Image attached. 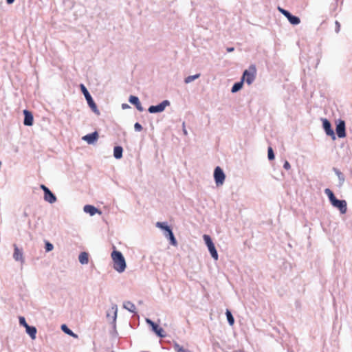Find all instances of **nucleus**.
Wrapping results in <instances>:
<instances>
[{"instance_id": "obj_1", "label": "nucleus", "mask_w": 352, "mask_h": 352, "mask_svg": "<svg viewBox=\"0 0 352 352\" xmlns=\"http://www.w3.org/2000/svg\"><path fill=\"white\" fill-rule=\"evenodd\" d=\"M324 193L329 198L331 204L338 208L341 214H345L347 211V204L345 200L338 199L334 193L329 188L324 189Z\"/></svg>"}, {"instance_id": "obj_2", "label": "nucleus", "mask_w": 352, "mask_h": 352, "mask_svg": "<svg viewBox=\"0 0 352 352\" xmlns=\"http://www.w3.org/2000/svg\"><path fill=\"white\" fill-rule=\"evenodd\" d=\"M111 258L113 262V269L119 273L123 272L126 267V263L122 252L113 250L111 252Z\"/></svg>"}, {"instance_id": "obj_3", "label": "nucleus", "mask_w": 352, "mask_h": 352, "mask_svg": "<svg viewBox=\"0 0 352 352\" xmlns=\"http://www.w3.org/2000/svg\"><path fill=\"white\" fill-rule=\"evenodd\" d=\"M82 93L83 94L89 107L97 115H100V111L98 109L97 105L94 101L91 94L83 84L80 85Z\"/></svg>"}, {"instance_id": "obj_4", "label": "nucleus", "mask_w": 352, "mask_h": 352, "mask_svg": "<svg viewBox=\"0 0 352 352\" xmlns=\"http://www.w3.org/2000/svg\"><path fill=\"white\" fill-rule=\"evenodd\" d=\"M256 67L254 65H250L248 69H245L243 72L241 79L245 81L248 85H251L255 80L256 78Z\"/></svg>"}, {"instance_id": "obj_5", "label": "nucleus", "mask_w": 352, "mask_h": 352, "mask_svg": "<svg viewBox=\"0 0 352 352\" xmlns=\"http://www.w3.org/2000/svg\"><path fill=\"white\" fill-rule=\"evenodd\" d=\"M204 241L206 243V245L208 247V251L210 253L211 256L214 259H218V253L215 248L214 244L213 243L211 237L208 234H204L203 236Z\"/></svg>"}, {"instance_id": "obj_6", "label": "nucleus", "mask_w": 352, "mask_h": 352, "mask_svg": "<svg viewBox=\"0 0 352 352\" xmlns=\"http://www.w3.org/2000/svg\"><path fill=\"white\" fill-rule=\"evenodd\" d=\"M170 104L168 100H163L162 102L157 105H151L148 107V111L150 113H157L163 112L165 108Z\"/></svg>"}, {"instance_id": "obj_7", "label": "nucleus", "mask_w": 352, "mask_h": 352, "mask_svg": "<svg viewBox=\"0 0 352 352\" xmlns=\"http://www.w3.org/2000/svg\"><path fill=\"white\" fill-rule=\"evenodd\" d=\"M226 175L221 168L217 166L214 170V179L217 186L224 183Z\"/></svg>"}, {"instance_id": "obj_8", "label": "nucleus", "mask_w": 352, "mask_h": 352, "mask_svg": "<svg viewBox=\"0 0 352 352\" xmlns=\"http://www.w3.org/2000/svg\"><path fill=\"white\" fill-rule=\"evenodd\" d=\"M336 133L339 138L346 137V124L344 120L339 119L336 121Z\"/></svg>"}, {"instance_id": "obj_9", "label": "nucleus", "mask_w": 352, "mask_h": 352, "mask_svg": "<svg viewBox=\"0 0 352 352\" xmlns=\"http://www.w3.org/2000/svg\"><path fill=\"white\" fill-rule=\"evenodd\" d=\"M322 127L326 134L330 136L333 140H336V134L333 129L331 127V122L327 118H322Z\"/></svg>"}, {"instance_id": "obj_10", "label": "nucleus", "mask_w": 352, "mask_h": 352, "mask_svg": "<svg viewBox=\"0 0 352 352\" xmlns=\"http://www.w3.org/2000/svg\"><path fill=\"white\" fill-rule=\"evenodd\" d=\"M98 133L97 131H94L91 133L87 134L84 135L82 139V140L87 142L89 144H93L96 142L98 139Z\"/></svg>"}, {"instance_id": "obj_11", "label": "nucleus", "mask_w": 352, "mask_h": 352, "mask_svg": "<svg viewBox=\"0 0 352 352\" xmlns=\"http://www.w3.org/2000/svg\"><path fill=\"white\" fill-rule=\"evenodd\" d=\"M23 115H24V120H23V124L25 126H32L34 122V117L32 113L27 110H23Z\"/></svg>"}, {"instance_id": "obj_12", "label": "nucleus", "mask_w": 352, "mask_h": 352, "mask_svg": "<svg viewBox=\"0 0 352 352\" xmlns=\"http://www.w3.org/2000/svg\"><path fill=\"white\" fill-rule=\"evenodd\" d=\"M129 102L135 105L136 109L139 111H144V108L142 107L141 103H140V101L139 100V98L138 96H130L129 98Z\"/></svg>"}, {"instance_id": "obj_13", "label": "nucleus", "mask_w": 352, "mask_h": 352, "mask_svg": "<svg viewBox=\"0 0 352 352\" xmlns=\"http://www.w3.org/2000/svg\"><path fill=\"white\" fill-rule=\"evenodd\" d=\"M152 331L155 332V333L160 338H164L166 336V334L164 333V330L160 327L155 322L153 323L151 326Z\"/></svg>"}, {"instance_id": "obj_14", "label": "nucleus", "mask_w": 352, "mask_h": 352, "mask_svg": "<svg viewBox=\"0 0 352 352\" xmlns=\"http://www.w3.org/2000/svg\"><path fill=\"white\" fill-rule=\"evenodd\" d=\"M44 200L50 204H54L56 201V195L49 189L44 194Z\"/></svg>"}, {"instance_id": "obj_15", "label": "nucleus", "mask_w": 352, "mask_h": 352, "mask_svg": "<svg viewBox=\"0 0 352 352\" xmlns=\"http://www.w3.org/2000/svg\"><path fill=\"white\" fill-rule=\"evenodd\" d=\"M14 251L13 254V258L16 261H21V263L24 262L23 256V252L21 250L19 249V248L14 245Z\"/></svg>"}, {"instance_id": "obj_16", "label": "nucleus", "mask_w": 352, "mask_h": 352, "mask_svg": "<svg viewBox=\"0 0 352 352\" xmlns=\"http://www.w3.org/2000/svg\"><path fill=\"white\" fill-rule=\"evenodd\" d=\"M83 210L86 213H89L91 216H93L96 213H101L97 208L91 205H85Z\"/></svg>"}, {"instance_id": "obj_17", "label": "nucleus", "mask_w": 352, "mask_h": 352, "mask_svg": "<svg viewBox=\"0 0 352 352\" xmlns=\"http://www.w3.org/2000/svg\"><path fill=\"white\" fill-rule=\"evenodd\" d=\"M333 170L338 177L340 186H342L345 181L344 175L337 168H333Z\"/></svg>"}, {"instance_id": "obj_18", "label": "nucleus", "mask_w": 352, "mask_h": 352, "mask_svg": "<svg viewBox=\"0 0 352 352\" xmlns=\"http://www.w3.org/2000/svg\"><path fill=\"white\" fill-rule=\"evenodd\" d=\"M25 330L26 333L30 336V337L32 340H34L36 338L37 330L35 327L29 325L28 327H26Z\"/></svg>"}, {"instance_id": "obj_19", "label": "nucleus", "mask_w": 352, "mask_h": 352, "mask_svg": "<svg viewBox=\"0 0 352 352\" xmlns=\"http://www.w3.org/2000/svg\"><path fill=\"white\" fill-rule=\"evenodd\" d=\"M123 148L120 146H116L113 148V156L116 159L119 160L122 157Z\"/></svg>"}, {"instance_id": "obj_20", "label": "nucleus", "mask_w": 352, "mask_h": 352, "mask_svg": "<svg viewBox=\"0 0 352 352\" xmlns=\"http://www.w3.org/2000/svg\"><path fill=\"white\" fill-rule=\"evenodd\" d=\"M79 262L82 265L87 264L89 262V254L85 252H82L79 254L78 256Z\"/></svg>"}, {"instance_id": "obj_21", "label": "nucleus", "mask_w": 352, "mask_h": 352, "mask_svg": "<svg viewBox=\"0 0 352 352\" xmlns=\"http://www.w3.org/2000/svg\"><path fill=\"white\" fill-rule=\"evenodd\" d=\"M123 307L124 309H127L128 311H129L131 313L135 312V309H136L135 306L133 302H131L130 301H126V302H124Z\"/></svg>"}, {"instance_id": "obj_22", "label": "nucleus", "mask_w": 352, "mask_h": 352, "mask_svg": "<svg viewBox=\"0 0 352 352\" xmlns=\"http://www.w3.org/2000/svg\"><path fill=\"white\" fill-rule=\"evenodd\" d=\"M243 80L241 79V81L235 82L231 89L232 93H236L239 91L243 87Z\"/></svg>"}, {"instance_id": "obj_23", "label": "nucleus", "mask_w": 352, "mask_h": 352, "mask_svg": "<svg viewBox=\"0 0 352 352\" xmlns=\"http://www.w3.org/2000/svg\"><path fill=\"white\" fill-rule=\"evenodd\" d=\"M61 330L66 334L71 336L74 338L78 337V336L76 333H74L70 329H69L66 324L61 325Z\"/></svg>"}, {"instance_id": "obj_24", "label": "nucleus", "mask_w": 352, "mask_h": 352, "mask_svg": "<svg viewBox=\"0 0 352 352\" xmlns=\"http://www.w3.org/2000/svg\"><path fill=\"white\" fill-rule=\"evenodd\" d=\"M226 318H227L228 324L230 326H232L234 323V318L231 311L229 309H226Z\"/></svg>"}, {"instance_id": "obj_25", "label": "nucleus", "mask_w": 352, "mask_h": 352, "mask_svg": "<svg viewBox=\"0 0 352 352\" xmlns=\"http://www.w3.org/2000/svg\"><path fill=\"white\" fill-rule=\"evenodd\" d=\"M166 237L170 241V243L171 245L174 246H176L177 245V240L173 232H168V236H166Z\"/></svg>"}, {"instance_id": "obj_26", "label": "nucleus", "mask_w": 352, "mask_h": 352, "mask_svg": "<svg viewBox=\"0 0 352 352\" xmlns=\"http://www.w3.org/2000/svg\"><path fill=\"white\" fill-rule=\"evenodd\" d=\"M199 76H200V74H195L192 76H189L184 79V82L186 84H188V83L192 82L193 80L199 78Z\"/></svg>"}, {"instance_id": "obj_27", "label": "nucleus", "mask_w": 352, "mask_h": 352, "mask_svg": "<svg viewBox=\"0 0 352 352\" xmlns=\"http://www.w3.org/2000/svg\"><path fill=\"white\" fill-rule=\"evenodd\" d=\"M173 348L176 352H189L188 349H184L183 346L177 343H175Z\"/></svg>"}, {"instance_id": "obj_28", "label": "nucleus", "mask_w": 352, "mask_h": 352, "mask_svg": "<svg viewBox=\"0 0 352 352\" xmlns=\"http://www.w3.org/2000/svg\"><path fill=\"white\" fill-rule=\"evenodd\" d=\"M289 21L292 25H298L300 23V19L298 16L293 15Z\"/></svg>"}, {"instance_id": "obj_29", "label": "nucleus", "mask_w": 352, "mask_h": 352, "mask_svg": "<svg viewBox=\"0 0 352 352\" xmlns=\"http://www.w3.org/2000/svg\"><path fill=\"white\" fill-rule=\"evenodd\" d=\"M267 157L269 160H273L275 158L274 151L271 146L268 147L267 149Z\"/></svg>"}, {"instance_id": "obj_30", "label": "nucleus", "mask_w": 352, "mask_h": 352, "mask_svg": "<svg viewBox=\"0 0 352 352\" xmlns=\"http://www.w3.org/2000/svg\"><path fill=\"white\" fill-rule=\"evenodd\" d=\"M112 310L113 311V326L114 327H116V318H117V312H118V307H117V305H114L113 306H112Z\"/></svg>"}, {"instance_id": "obj_31", "label": "nucleus", "mask_w": 352, "mask_h": 352, "mask_svg": "<svg viewBox=\"0 0 352 352\" xmlns=\"http://www.w3.org/2000/svg\"><path fill=\"white\" fill-rule=\"evenodd\" d=\"M156 227H157V228L162 229L163 231H164L167 228L169 227V226L167 224L166 222H157Z\"/></svg>"}, {"instance_id": "obj_32", "label": "nucleus", "mask_w": 352, "mask_h": 352, "mask_svg": "<svg viewBox=\"0 0 352 352\" xmlns=\"http://www.w3.org/2000/svg\"><path fill=\"white\" fill-rule=\"evenodd\" d=\"M45 249L47 252L52 251L54 249V245L50 242L45 241Z\"/></svg>"}, {"instance_id": "obj_33", "label": "nucleus", "mask_w": 352, "mask_h": 352, "mask_svg": "<svg viewBox=\"0 0 352 352\" xmlns=\"http://www.w3.org/2000/svg\"><path fill=\"white\" fill-rule=\"evenodd\" d=\"M19 324L20 325L24 327L25 328L29 326L28 324L26 322L25 318L23 316L19 317Z\"/></svg>"}, {"instance_id": "obj_34", "label": "nucleus", "mask_w": 352, "mask_h": 352, "mask_svg": "<svg viewBox=\"0 0 352 352\" xmlns=\"http://www.w3.org/2000/svg\"><path fill=\"white\" fill-rule=\"evenodd\" d=\"M142 129V126L139 122L135 123L134 129L135 131H141Z\"/></svg>"}, {"instance_id": "obj_35", "label": "nucleus", "mask_w": 352, "mask_h": 352, "mask_svg": "<svg viewBox=\"0 0 352 352\" xmlns=\"http://www.w3.org/2000/svg\"><path fill=\"white\" fill-rule=\"evenodd\" d=\"M283 168L286 170H289L291 168V165L288 161L285 160L283 164Z\"/></svg>"}, {"instance_id": "obj_36", "label": "nucleus", "mask_w": 352, "mask_h": 352, "mask_svg": "<svg viewBox=\"0 0 352 352\" xmlns=\"http://www.w3.org/2000/svg\"><path fill=\"white\" fill-rule=\"evenodd\" d=\"M335 23H336L335 31L336 33H338L340 32V23L338 21H336Z\"/></svg>"}, {"instance_id": "obj_37", "label": "nucleus", "mask_w": 352, "mask_h": 352, "mask_svg": "<svg viewBox=\"0 0 352 352\" xmlns=\"http://www.w3.org/2000/svg\"><path fill=\"white\" fill-rule=\"evenodd\" d=\"M278 10L285 16L289 13L288 10H286L283 8H278Z\"/></svg>"}, {"instance_id": "obj_38", "label": "nucleus", "mask_w": 352, "mask_h": 352, "mask_svg": "<svg viewBox=\"0 0 352 352\" xmlns=\"http://www.w3.org/2000/svg\"><path fill=\"white\" fill-rule=\"evenodd\" d=\"M173 232L172 229L170 228V227L169 226L168 228H167L164 231V235L166 236H168V232Z\"/></svg>"}, {"instance_id": "obj_39", "label": "nucleus", "mask_w": 352, "mask_h": 352, "mask_svg": "<svg viewBox=\"0 0 352 352\" xmlns=\"http://www.w3.org/2000/svg\"><path fill=\"white\" fill-rule=\"evenodd\" d=\"M40 187L43 190L44 194L46 192V191H47L49 190V188L47 186H45L44 184H41Z\"/></svg>"}, {"instance_id": "obj_40", "label": "nucleus", "mask_w": 352, "mask_h": 352, "mask_svg": "<svg viewBox=\"0 0 352 352\" xmlns=\"http://www.w3.org/2000/svg\"><path fill=\"white\" fill-rule=\"evenodd\" d=\"M122 108L123 109H129V108H130V106H129L128 104H126V103H123V104H122Z\"/></svg>"}, {"instance_id": "obj_41", "label": "nucleus", "mask_w": 352, "mask_h": 352, "mask_svg": "<svg viewBox=\"0 0 352 352\" xmlns=\"http://www.w3.org/2000/svg\"><path fill=\"white\" fill-rule=\"evenodd\" d=\"M146 323H147L148 324H149L150 326H151V325H152V324H153V323H154V322H153V321H152V320H151V319H149V318H146Z\"/></svg>"}, {"instance_id": "obj_42", "label": "nucleus", "mask_w": 352, "mask_h": 352, "mask_svg": "<svg viewBox=\"0 0 352 352\" xmlns=\"http://www.w3.org/2000/svg\"><path fill=\"white\" fill-rule=\"evenodd\" d=\"M226 50L228 52H234V48L233 47H227Z\"/></svg>"}, {"instance_id": "obj_43", "label": "nucleus", "mask_w": 352, "mask_h": 352, "mask_svg": "<svg viewBox=\"0 0 352 352\" xmlns=\"http://www.w3.org/2000/svg\"><path fill=\"white\" fill-rule=\"evenodd\" d=\"M183 132H184V135H187L188 134L187 131H186V129L185 128V123L184 122H183Z\"/></svg>"}, {"instance_id": "obj_44", "label": "nucleus", "mask_w": 352, "mask_h": 352, "mask_svg": "<svg viewBox=\"0 0 352 352\" xmlns=\"http://www.w3.org/2000/svg\"><path fill=\"white\" fill-rule=\"evenodd\" d=\"M293 14H292L289 12V13L285 16V17L289 20H290L291 17H292Z\"/></svg>"}, {"instance_id": "obj_45", "label": "nucleus", "mask_w": 352, "mask_h": 352, "mask_svg": "<svg viewBox=\"0 0 352 352\" xmlns=\"http://www.w3.org/2000/svg\"><path fill=\"white\" fill-rule=\"evenodd\" d=\"M28 215H29L28 213L25 210H24L23 212V217L26 218L28 217Z\"/></svg>"}, {"instance_id": "obj_46", "label": "nucleus", "mask_w": 352, "mask_h": 352, "mask_svg": "<svg viewBox=\"0 0 352 352\" xmlns=\"http://www.w3.org/2000/svg\"><path fill=\"white\" fill-rule=\"evenodd\" d=\"M15 0H6L8 4H12Z\"/></svg>"}, {"instance_id": "obj_47", "label": "nucleus", "mask_w": 352, "mask_h": 352, "mask_svg": "<svg viewBox=\"0 0 352 352\" xmlns=\"http://www.w3.org/2000/svg\"><path fill=\"white\" fill-rule=\"evenodd\" d=\"M110 314L109 313L107 314V317H109Z\"/></svg>"}, {"instance_id": "obj_48", "label": "nucleus", "mask_w": 352, "mask_h": 352, "mask_svg": "<svg viewBox=\"0 0 352 352\" xmlns=\"http://www.w3.org/2000/svg\"><path fill=\"white\" fill-rule=\"evenodd\" d=\"M111 352H115V351H112Z\"/></svg>"}]
</instances>
